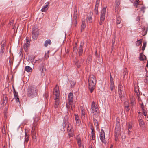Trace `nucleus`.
<instances>
[{
    "mask_svg": "<svg viewBox=\"0 0 148 148\" xmlns=\"http://www.w3.org/2000/svg\"><path fill=\"white\" fill-rule=\"evenodd\" d=\"M37 91L35 86H29L28 89L27 95L29 97L33 98L37 95Z\"/></svg>",
    "mask_w": 148,
    "mask_h": 148,
    "instance_id": "f03ea898",
    "label": "nucleus"
},
{
    "mask_svg": "<svg viewBox=\"0 0 148 148\" xmlns=\"http://www.w3.org/2000/svg\"><path fill=\"white\" fill-rule=\"evenodd\" d=\"M114 82H110V86H114Z\"/></svg>",
    "mask_w": 148,
    "mask_h": 148,
    "instance_id": "09e8293b",
    "label": "nucleus"
},
{
    "mask_svg": "<svg viewBox=\"0 0 148 148\" xmlns=\"http://www.w3.org/2000/svg\"><path fill=\"white\" fill-rule=\"evenodd\" d=\"M34 122L33 124L32 125V130H33V131H35V128L37 126V122L38 121V118H34Z\"/></svg>",
    "mask_w": 148,
    "mask_h": 148,
    "instance_id": "6e6552de",
    "label": "nucleus"
},
{
    "mask_svg": "<svg viewBox=\"0 0 148 148\" xmlns=\"http://www.w3.org/2000/svg\"><path fill=\"white\" fill-rule=\"evenodd\" d=\"M120 4V0H116L115 1V8L116 9H117L118 6Z\"/></svg>",
    "mask_w": 148,
    "mask_h": 148,
    "instance_id": "c85d7f7f",
    "label": "nucleus"
},
{
    "mask_svg": "<svg viewBox=\"0 0 148 148\" xmlns=\"http://www.w3.org/2000/svg\"><path fill=\"white\" fill-rule=\"evenodd\" d=\"M143 112V114L145 116H146V112L145 110H142Z\"/></svg>",
    "mask_w": 148,
    "mask_h": 148,
    "instance_id": "5fc2aeb1",
    "label": "nucleus"
},
{
    "mask_svg": "<svg viewBox=\"0 0 148 148\" xmlns=\"http://www.w3.org/2000/svg\"><path fill=\"white\" fill-rule=\"evenodd\" d=\"M32 135L33 140L36 141L37 140L36 136V133L35 131L32 130L31 131Z\"/></svg>",
    "mask_w": 148,
    "mask_h": 148,
    "instance_id": "6ab92c4d",
    "label": "nucleus"
},
{
    "mask_svg": "<svg viewBox=\"0 0 148 148\" xmlns=\"http://www.w3.org/2000/svg\"><path fill=\"white\" fill-rule=\"evenodd\" d=\"M138 1L139 0H136V1L134 3V5L136 8H137L138 6Z\"/></svg>",
    "mask_w": 148,
    "mask_h": 148,
    "instance_id": "c9c22d12",
    "label": "nucleus"
},
{
    "mask_svg": "<svg viewBox=\"0 0 148 148\" xmlns=\"http://www.w3.org/2000/svg\"><path fill=\"white\" fill-rule=\"evenodd\" d=\"M104 19H100V24L101 25L102 24L103 22H104Z\"/></svg>",
    "mask_w": 148,
    "mask_h": 148,
    "instance_id": "864d4df0",
    "label": "nucleus"
},
{
    "mask_svg": "<svg viewBox=\"0 0 148 148\" xmlns=\"http://www.w3.org/2000/svg\"><path fill=\"white\" fill-rule=\"evenodd\" d=\"M3 100L4 101H5V104L7 102V97L5 95H3Z\"/></svg>",
    "mask_w": 148,
    "mask_h": 148,
    "instance_id": "4c0bfd02",
    "label": "nucleus"
},
{
    "mask_svg": "<svg viewBox=\"0 0 148 148\" xmlns=\"http://www.w3.org/2000/svg\"><path fill=\"white\" fill-rule=\"evenodd\" d=\"M75 82L74 81H71L70 82L71 86V88H73L75 84Z\"/></svg>",
    "mask_w": 148,
    "mask_h": 148,
    "instance_id": "72a5a7b5",
    "label": "nucleus"
},
{
    "mask_svg": "<svg viewBox=\"0 0 148 148\" xmlns=\"http://www.w3.org/2000/svg\"><path fill=\"white\" fill-rule=\"evenodd\" d=\"M106 8H104L102 10L101 14V18H105Z\"/></svg>",
    "mask_w": 148,
    "mask_h": 148,
    "instance_id": "4468645a",
    "label": "nucleus"
},
{
    "mask_svg": "<svg viewBox=\"0 0 148 148\" xmlns=\"http://www.w3.org/2000/svg\"><path fill=\"white\" fill-rule=\"evenodd\" d=\"M100 139L104 144H106V141L105 140V133L103 130H101L100 132Z\"/></svg>",
    "mask_w": 148,
    "mask_h": 148,
    "instance_id": "423d86ee",
    "label": "nucleus"
},
{
    "mask_svg": "<svg viewBox=\"0 0 148 148\" xmlns=\"http://www.w3.org/2000/svg\"><path fill=\"white\" fill-rule=\"evenodd\" d=\"M118 92L120 98L121 99L124 97L125 90H124L123 86L120 84L118 85Z\"/></svg>",
    "mask_w": 148,
    "mask_h": 148,
    "instance_id": "7ed1b4c3",
    "label": "nucleus"
},
{
    "mask_svg": "<svg viewBox=\"0 0 148 148\" xmlns=\"http://www.w3.org/2000/svg\"><path fill=\"white\" fill-rule=\"evenodd\" d=\"M115 42V39H114L112 40V46H113Z\"/></svg>",
    "mask_w": 148,
    "mask_h": 148,
    "instance_id": "13d9d810",
    "label": "nucleus"
},
{
    "mask_svg": "<svg viewBox=\"0 0 148 148\" xmlns=\"http://www.w3.org/2000/svg\"><path fill=\"white\" fill-rule=\"evenodd\" d=\"M146 82H148V75L146 77Z\"/></svg>",
    "mask_w": 148,
    "mask_h": 148,
    "instance_id": "bf43d9fd",
    "label": "nucleus"
},
{
    "mask_svg": "<svg viewBox=\"0 0 148 148\" xmlns=\"http://www.w3.org/2000/svg\"><path fill=\"white\" fill-rule=\"evenodd\" d=\"M73 94L72 93H69L68 95V100L69 104L72 105L73 102Z\"/></svg>",
    "mask_w": 148,
    "mask_h": 148,
    "instance_id": "0eeeda50",
    "label": "nucleus"
},
{
    "mask_svg": "<svg viewBox=\"0 0 148 148\" xmlns=\"http://www.w3.org/2000/svg\"><path fill=\"white\" fill-rule=\"evenodd\" d=\"M7 110H8V108L7 107H5L4 109V115L6 117H7Z\"/></svg>",
    "mask_w": 148,
    "mask_h": 148,
    "instance_id": "f704fd0d",
    "label": "nucleus"
},
{
    "mask_svg": "<svg viewBox=\"0 0 148 148\" xmlns=\"http://www.w3.org/2000/svg\"><path fill=\"white\" fill-rule=\"evenodd\" d=\"M38 69L41 73V75L42 77L45 74V71L46 70L45 64L43 62L41 63L39 65Z\"/></svg>",
    "mask_w": 148,
    "mask_h": 148,
    "instance_id": "20e7f679",
    "label": "nucleus"
},
{
    "mask_svg": "<svg viewBox=\"0 0 148 148\" xmlns=\"http://www.w3.org/2000/svg\"><path fill=\"white\" fill-rule=\"evenodd\" d=\"M146 46V42H143V45L142 47V49L143 51H144L145 49V47Z\"/></svg>",
    "mask_w": 148,
    "mask_h": 148,
    "instance_id": "ea45409f",
    "label": "nucleus"
},
{
    "mask_svg": "<svg viewBox=\"0 0 148 148\" xmlns=\"http://www.w3.org/2000/svg\"><path fill=\"white\" fill-rule=\"evenodd\" d=\"M93 121L94 122L95 125L96 126L97 128V126L98 125V121L95 118H93Z\"/></svg>",
    "mask_w": 148,
    "mask_h": 148,
    "instance_id": "473e14b6",
    "label": "nucleus"
},
{
    "mask_svg": "<svg viewBox=\"0 0 148 148\" xmlns=\"http://www.w3.org/2000/svg\"><path fill=\"white\" fill-rule=\"evenodd\" d=\"M83 43L81 42L80 45L79 50L78 51L79 55V56H81L83 53Z\"/></svg>",
    "mask_w": 148,
    "mask_h": 148,
    "instance_id": "2eb2a0df",
    "label": "nucleus"
},
{
    "mask_svg": "<svg viewBox=\"0 0 148 148\" xmlns=\"http://www.w3.org/2000/svg\"><path fill=\"white\" fill-rule=\"evenodd\" d=\"M49 3V2H47L46 3L43 8L41 9V11L42 12H45L47 9V7L48 6Z\"/></svg>",
    "mask_w": 148,
    "mask_h": 148,
    "instance_id": "aec40b11",
    "label": "nucleus"
},
{
    "mask_svg": "<svg viewBox=\"0 0 148 148\" xmlns=\"http://www.w3.org/2000/svg\"><path fill=\"white\" fill-rule=\"evenodd\" d=\"M141 108H142V110H145L144 109V106L143 105V103H142L141 105Z\"/></svg>",
    "mask_w": 148,
    "mask_h": 148,
    "instance_id": "3c124183",
    "label": "nucleus"
},
{
    "mask_svg": "<svg viewBox=\"0 0 148 148\" xmlns=\"http://www.w3.org/2000/svg\"><path fill=\"white\" fill-rule=\"evenodd\" d=\"M146 57L145 56L143 55V53H141L140 54V56L139 57V59L141 61L143 60L144 59H146Z\"/></svg>",
    "mask_w": 148,
    "mask_h": 148,
    "instance_id": "393cba45",
    "label": "nucleus"
},
{
    "mask_svg": "<svg viewBox=\"0 0 148 148\" xmlns=\"http://www.w3.org/2000/svg\"><path fill=\"white\" fill-rule=\"evenodd\" d=\"M75 64H76V65L77 66V67L79 68L80 67V65H78V64L77 63H76Z\"/></svg>",
    "mask_w": 148,
    "mask_h": 148,
    "instance_id": "338daca9",
    "label": "nucleus"
},
{
    "mask_svg": "<svg viewBox=\"0 0 148 148\" xmlns=\"http://www.w3.org/2000/svg\"><path fill=\"white\" fill-rule=\"evenodd\" d=\"M134 91L136 94L137 96H138L140 95L139 89L136 88H134Z\"/></svg>",
    "mask_w": 148,
    "mask_h": 148,
    "instance_id": "7c9ffc66",
    "label": "nucleus"
},
{
    "mask_svg": "<svg viewBox=\"0 0 148 148\" xmlns=\"http://www.w3.org/2000/svg\"><path fill=\"white\" fill-rule=\"evenodd\" d=\"M27 37H26V42L24 44V48L25 51H27L28 48L30 45V42L29 41L28 39H27Z\"/></svg>",
    "mask_w": 148,
    "mask_h": 148,
    "instance_id": "9d476101",
    "label": "nucleus"
},
{
    "mask_svg": "<svg viewBox=\"0 0 148 148\" xmlns=\"http://www.w3.org/2000/svg\"><path fill=\"white\" fill-rule=\"evenodd\" d=\"M76 139L77 140L78 146L79 147H81V141L80 137L78 136H77L76 137Z\"/></svg>",
    "mask_w": 148,
    "mask_h": 148,
    "instance_id": "5701e85b",
    "label": "nucleus"
},
{
    "mask_svg": "<svg viewBox=\"0 0 148 148\" xmlns=\"http://www.w3.org/2000/svg\"><path fill=\"white\" fill-rule=\"evenodd\" d=\"M67 130L68 132H72L73 131V129L71 125H68L67 126Z\"/></svg>",
    "mask_w": 148,
    "mask_h": 148,
    "instance_id": "2f4dec72",
    "label": "nucleus"
},
{
    "mask_svg": "<svg viewBox=\"0 0 148 148\" xmlns=\"http://www.w3.org/2000/svg\"><path fill=\"white\" fill-rule=\"evenodd\" d=\"M68 116L66 115L65 116L64 118V119L63 122V128H62L61 130L62 131H64L65 129L64 128H65L67 125H69V122L68 121Z\"/></svg>",
    "mask_w": 148,
    "mask_h": 148,
    "instance_id": "39448f33",
    "label": "nucleus"
},
{
    "mask_svg": "<svg viewBox=\"0 0 148 148\" xmlns=\"http://www.w3.org/2000/svg\"><path fill=\"white\" fill-rule=\"evenodd\" d=\"M51 43V40L49 39H48L46 40L44 43V46L45 47H47L48 44L50 45Z\"/></svg>",
    "mask_w": 148,
    "mask_h": 148,
    "instance_id": "cd10ccee",
    "label": "nucleus"
},
{
    "mask_svg": "<svg viewBox=\"0 0 148 148\" xmlns=\"http://www.w3.org/2000/svg\"><path fill=\"white\" fill-rule=\"evenodd\" d=\"M100 2V0H96V5L95 6V8H97ZM95 9H96V8H95Z\"/></svg>",
    "mask_w": 148,
    "mask_h": 148,
    "instance_id": "58836bf2",
    "label": "nucleus"
},
{
    "mask_svg": "<svg viewBox=\"0 0 148 148\" xmlns=\"http://www.w3.org/2000/svg\"><path fill=\"white\" fill-rule=\"evenodd\" d=\"M5 51V50H2L0 49V57H2L3 56V53H4Z\"/></svg>",
    "mask_w": 148,
    "mask_h": 148,
    "instance_id": "79ce46f5",
    "label": "nucleus"
},
{
    "mask_svg": "<svg viewBox=\"0 0 148 148\" xmlns=\"http://www.w3.org/2000/svg\"><path fill=\"white\" fill-rule=\"evenodd\" d=\"M82 115L84 116L85 115V112L83 111V110H82Z\"/></svg>",
    "mask_w": 148,
    "mask_h": 148,
    "instance_id": "4d7b16f0",
    "label": "nucleus"
},
{
    "mask_svg": "<svg viewBox=\"0 0 148 148\" xmlns=\"http://www.w3.org/2000/svg\"><path fill=\"white\" fill-rule=\"evenodd\" d=\"M68 135L69 137L73 136L74 134L73 133H70L68 134Z\"/></svg>",
    "mask_w": 148,
    "mask_h": 148,
    "instance_id": "8fccbe9b",
    "label": "nucleus"
},
{
    "mask_svg": "<svg viewBox=\"0 0 148 148\" xmlns=\"http://www.w3.org/2000/svg\"><path fill=\"white\" fill-rule=\"evenodd\" d=\"M114 86H110L111 90L112 91L114 89Z\"/></svg>",
    "mask_w": 148,
    "mask_h": 148,
    "instance_id": "680f3d73",
    "label": "nucleus"
},
{
    "mask_svg": "<svg viewBox=\"0 0 148 148\" xmlns=\"http://www.w3.org/2000/svg\"><path fill=\"white\" fill-rule=\"evenodd\" d=\"M92 131H91V140H93L95 142V133L94 132V129H92V128H91Z\"/></svg>",
    "mask_w": 148,
    "mask_h": 148,
    "instance_id": "a211bd4d",
    "label": "nucleus"
},
{
    "mask_svg": "<svg viewBox=\"0 0 148 148\" xmlns=\"http://www.w3.org/2000/svg\"><path fill=\"white\" fill-rule=\"evenodd\" d=\"M128 129H131L132 128V125L130 123H129L128 126Z\"/></svg>",
    "mask_w": 148,
    "mask_h": 148,
    "instance_id": "de8ad7c7",
    "label": "nucleus"
},
{
    "mask_svg": "<svg viewBox=\"0 0 148 148\" xmlns=\"http://www.w3.org/2000/svg\"><path fill=\"white\" fill-rule=\"evenodd\" d=\"M25 70L28 72H31L32 71L31 68L29 66H25Z\"/></svg>",
    "mask_w": 148,
    "mask_h": 148,
    "instance_id": "c756f323",
    "label": "nucleus"
},
{
    "mask_svg": "<svg viewBox=\"0 0 148 148\" xmlns=\"http://www.w3.org/2000/svg\"><path fill=\"white\" fill-rule=\"evenodd\" d=\"M88 21L87 19H82V24L81 25V31L82 32V30L85 28L86 27V23Z\"/></svg>",
    "mask_w": 148,
    "mask_h": 148,
    "instance_id": "9b49d317",
    "label": "nucleus"
},
{
    "mask_svg": "<svg viewBox=\"0 0 148 148\" xmlns=\"http://www.w3.org/2000/svg\"><path fill=\"white\" fill-rule=\"evenodd\" d=\"M15 98L16 102H19V99L18 97H15Z\"/></svg>",
    "mask_w": 148,
    "mask_h": 148,
    "instance_id": "6e6d98bb",
    "label": "nucleus"
},
{
    "mask_svg": "<svg viewBox=\"0 0 148 148\" xmlns=\"http://www.w3.org/2000/svg\"><path fill=\"white\" fill-rule=\"evenodd\" d=\"M54 95H55L54 99H58L59 96V92L58 88H56L53 91Z\"/></svg>",
    "mask_w": 148,
    "mask_h": 148,
    "instance_id": "1a4fd4ad",
    "label": "nucleus"
},
{
    "mask_svg": "<svg viewBox=\"0 0 148 148\" xmlns=\"http://www.w3.org/2000/svg\"><path fill=\"white\" fill-rule=\"evenodd\" d=\"M138 121L140 127H141L143 128L144 127L145 124V123L143 121V120L140 119H139Z\"/></svg>",
    "mask_w": 148,
    "mask_h": 148,
    "instance_id": "b1692460",
    "label": "nucleus"
},
{
    "mask_svg": "<svg viewBox=\"0 0 148 148\" xmlns=\"http://www.w3.org/2000/svg\"><path fill=\"white\" fill-rule=\"evenodd\" d=\"M134 101H131V103L132 104V105H133L134 104Z\"/></svg>",
    "mask_w": 148,
    "mask_h": 148,
    "instance_id": "0e129e2a",
    "label": "nucleus"
},
{
    "mask_svg": "<svg viewBox=\"0 0 148 148\" xmlns=\"http://www.w3.org/2000/svg\"><path fill=\"white\" fill-rule=\"evenodd\" d=\"M38 33L37 32H35L33 29H32V37L33 39H36L38 37Z\"/></svg>",
    "mask_w": 148,
    "mask_h": 148,
    "instance_id": "f3484780",
    "label": "nucleus"
},
{
    "mask_svg": "<svg viewBox=\"0 0 148 148\" xmlns=\"http://www.w3.org/2000/svg\"><path fill=\"white\" fill-rule=\"evenodd\" d=\"M75 64H76V65L77 66V67L79 68L80 67V65H78V64L77 63H76Z\"/></svg>",
    "mask_w": 148,
    "mask_h": 148,
    "instance_id": "774afa93",
    "label": "nucleus"
},
{
    "mask_svg": "<svg viewBox=\"0 0 148 148\" xmlns=\"http://www.w3.org/2000/svg\"><path fill=\"white\" fill-rule=\"evenodd\" d=\"M45 56L46 58H48L49 57V55L48 54H45Z\"/></svg>",
    "mask_w": 148,
    "mask_h": 148,
    "instance_id": "052dcab7",
    "label": "nucleus"
},
{
    "mask_svg": "<svg viewBox=\"0 0 148 148\" xmlns=\"http://www.w3.org/2000/svg\"><path fill=\"white\" fill-rule=\"evenodd\" d=\"M29 135L27 134L26 131L25 132V142L27 143L29 141Z\"/></svg>",
    "mask_w": 148,
    "mask_h": 148,
    "instance_id": "bb28decb",
    "label": "nucleus"
},
{
    "mask_svg": "<svg viewBox=\"0 0 148 148\" xmlns=\"http://www.w3.org/2000/svg\"><path fill=\"white\" fill-rule=\"evenodd\" d=\"M117 125L116 126V130H115V132L116 133H117V127L118 128L119 127V122H117Z\"/></svg>",
    "mask_w": 148,
    "mask_h": 148,
    "instance_id": "37998d69",
    "label": "nucleus"
},
{
    "mask_svg": "<svg viewBox=\"0 0 148 148\" xmlns=\"http://www.w3.org/2000/svg\"><path fill=\"white\" fill-rule=\"evenodd\" d=\"M145 7H142L140 9L141 11H142L143 12V13H144V12H145Z\"/></svg>",
    "mask_w": 148,
    "mask_h": 148,
    "instance_id": "c03bdc74",
    "label": "nucleus"
},
{
    "mask_svg": "<svg viewBox=\"0 0 148 148\" xmlns=\"http://www.w3.org/2000/svg\"><path fill=\"white\" fill-rule=\"evenodd\" d=\"M88 88L90 92L92 93L95 88L97 81L95 77L93 75H91L88 79Z\"/></svg>",
    "mask_w": 148,
    "mask_h": 148,
    "instance_id": "f257e3e1",
    "label": "nucleus"
},
{
    "mask_svg": "<svg viewBox=\"0 0 148 148\" xmlns=\"http://www.w3.org/2000/svg\"><path fill=\"white\" fill-rule=\"evenodd\" d=\"M73 51L75 53H76L77 52V50L76 47L75 46L73 48Z\"/></svg>",
    "mask_w": 148,
    "mask_h": 148,
    "instance_id": "a18cd8bd",
    "label": "nucleus"
},
{
    "mask_svg": "<svg viewBox=\"0 0 148 148\" xmlns=\"http://www.w3.org/2000/svg\"><path fill=\"white\" fill-rule=\"evenodd\" d=\"M125 110H126L127 111V112H128L129 110H130V109L129 108H125Z\"/></svg>",
    "mask_w": 148,
    "mask_h": 148,
    "instance_id": "69168bd1",
    "label": "nucleus"
},
{
    "mask_svg": "<svg viewBox=\"0 0 148 148\" xmlns=\"http://www.w3.org/2000/svg\"><path fill=\"white\" fill-rule=\"evenodd\" d=\"M75 119L76 121V123L77 124L79 125L80 124V120L79 119L78 116L77 114H75Z\"/></svg>",
    "mask_w": 148,
    "mask_h": 148,
    "instance_id": "412c9836",
    "label": "nucleus"
},
{
    "mask_svg": "<svg viewBox=\"0 0 148 148\" xmlns=\"http://www.w3.org/2000/svg\"><path fill=\"white\" fill-rule=\"evenodd\" d=\"M128 74V72L127 71V70H125L124 72V77H127V75Z\"/></svg>",
    "mask_w": 148,
    "mask_h": 148,
    "instance_id": "a19ab883",
    "label": "nucleus"
},
{
    "mask_svg": "<svg viewBox=\"0 0 148 148\" xmlns=\"http://www.w3.org/2000/svg\"><path fill=\"white\" fill-rule=\"evenodd\" d=\"M54 99L55 100L54 107L56 109V108L58 107L59 104V100L58 99Z\"/></svg>",
    "mask_w": 148,
    "mask_h": 148,
    "instance_id": "a878e982",
    "label": "nucleus"
},
{
    "mask_svg": "<svg viewBox=\"0 0 148 148\" xmlns=\"http://www.w3.org/2000/svg\"><path fill=\"white\" fill-rule=\"evenodd\" d=\"M121 21V19H117L116 20L117 24H119Z\"/></svg>",
    "mask_w": 148,
    "mask_h": 148,
    "instance_id": "49530a36",
    "label": "nucleus"
},
{
    "mask_svg": "<svg viewBox=\"0 0 148 148\" xmlns=\"http://www.w3.org/2000/svg\"><path fill=\"white\" fill-rule=\"evenodd\" d=\"M77 7L75 6L74 8V12L73 14V17L74 18H77Z\"/></svg>",
    "mask_w": 148,
    "mask_h": 148,
    "instance_id": "ddd939ff",
    "label": "nucleus"
},
{
    "mask_svg": "<svg viewBox=\"0 0 148 148\" xmlns=\"http://www.w3.org/2000/svg\"><path fill=\"white\" fill-rule=\"evenodd\" d=\"M14 96L15 97H18V92H14Z\"/></svg>",
    "mask_w": 148,
    "mask_h": 148,
    "instance_id": "603ef678",
    "label": "nucleus"
},
{
    "mask_svg": "<svg viewBox=\"0 0 148 148\" xmlns=\"http://www.w3.org/2000/svg\"><path fill=\"white\" fill-rule=\"evenodd\" d=\"M91 108L92 111L94 110H97V109H99L96 103L94 101H93L92 102V103L91 104Z\"/></svg>",
    "mask_w": 148,
    "mask_h": 148,
    "instance_id": "f8f14e48",
    "label": "nucleus"
},
{
    "mask_svg": "<svg viewBox=\"0 0 148 148\" xmlns=\"http://www.w3.org/2000/svg\"><path fill=\"white\" fill-rule=\"evenodd\" d=\"M142 42V41L141 39H140L139 40H138L136 43V45L137 46H139Z\"/></svg>",
    "mask_w": 148,
    "mask_h": 148,
    "instance_id": "e433bc0d",
    "label": "nucleus"
},
{
    "mask_svg": "<svg viewBox=\"0 0 148 148\" xmlns=\"http://www.w3.org/2000/svg\"><path fill=\"white\" fill-rule=\"evenodd\" d=\"M114 82L113 79V78H110V82Z\"/></svg>",
    "mask_w": 148,
    "mask_h": 148,
    "instance_id": "e2e57ef3",
    "label": "nucleus"
},
{
    "mask_svg": "<svg viewBox=\"0 0 148 148\" xmlns=\"http://www.w3.org/2000/svg\"><path fill=\"white\" fill-rule=\"evenodd\" d=\"M1 50H5V47L6 45V41L5 40H3L2 41L1 44Z\"/></svg>",
    "mask_w": 148,
    "mask_h": 148,
    "instance_id": "dca6fc26",
    "label": "nucleus"
},
{
    "mask_svg": "<svg viewBox=\"0 0 148 148\" xmlns=\"http://www.w3.org/2000/svg\"><path fill=\"white\" fill-rule=\"evenodd\" d=\"M92 113L93 115H94L95 117H97L98 116L99 111V109L97 110H94L92 111Z\"/></svg>",
    "mask_w": 148,
    "mask_h": 148,
    "instance_id": "4be33fe9",
    "label": "nucleus"
}]
</instances>
